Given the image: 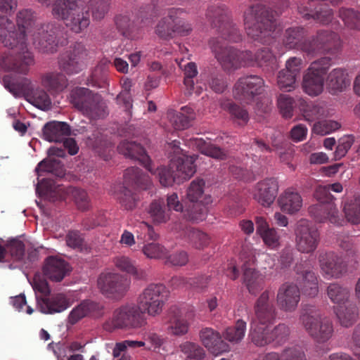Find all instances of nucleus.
<instances>
[{
  "instance_id": "9d476101",
  "label": "nucleus",
  "mask_w": 360,
  "mask_h": 360,
  "mask_svg": "<svg viewBox=\"0 0 360 360\" xmlns=\"http://www.w3.org/2000/svg\"><path fill=\"white\" fill-rule=\"evenodd\" d=\"M77 0H56L53 4L52 13L58 19L66 20L67 25L78 26L79 30L89 25L88 18L79 13Z\"/></svg>"
},
{
  "instance_id": "37998d69",
  "label": "nucleus",
  "mask_w": 360,
  "mask_h": 360,
  "mask_svg": "<svg viewBox=\"0 0 360 360\" xmlns=\"http://www.w3.org/2000/svg\"><path fill=\"white\" fill-rule=\"evenodd\" d=\"M327 294L330 300L335 304L345 303L349 297V290L338 284H330L327 289Z\"/></svg>"
},
{
  "instance_id": "7ed1b4c3",
  "label": "nucleus",
  "mask_w": 360,
  "mask_h": 360,
  "mask_svg": "<svg viewBox=\"0 0 360 360\" xmlns=\"http://www.w3.org/2000/svg\"><path fill=\"white\" fill-rule=\"evenodd\" d=\"M147 324L146 318L136 304H127L117 308L105 323L106 330L139 329Z\"/></svg>"
},
{
  "instance_id": "a878e982",
  "label": "nucleus",
  "mask_w": 360,
  "mask_h": 360,
  "mask_svg": "<svg viewBox=\"0 0 360 360\" xmlns=\"http://www.w3.org/2000/svg\"><path fill=\"white\" fill-rule=\"evenodd\" d=\"M70 134V126L63 122H50L43 127V137L49 142L62 141Z\"/></svg>"
},
{
  "instance_id": "49530a36",
  "label": "nucleus",
  "mask_w": 360,
  "mask_h": 360,
  "mask_svg": "<svg viewBox=\"0 0 360 360\" xmlns=\"http://www.w3.org/2000/svg\"><path fill=\"white\" fill-rule=\"evenodd\" d=\"M115 264L120 270L131 274L136 278H143L146 276V271L136 267L128 257H122L117 258Z\"/></svg>"
},
{
  "instance_id": "09e8293b",
  "label": "nucleus",
  "mask_w": 360,
  "mask_h": 360,
  "mask_svg": "<svg viewBox=\"0 0 360 360\" xmlns=\"http://www.w3.org/2000/svg\"><path fill=\"white\" fill-rule=\"evenodd\" d=\"M172 167L169 168H166L165 167H161L158 168L155 172L152 169L150 171L151 173L155 174L158 178L160 184L163 186H169L173 184L174 182H177L178 184L181 183L179 181V179L177 177V174L176 171L171 172ZM174 168H172L173 169Z\"/></svg>"
},
{
  "instance_id": "13d9d810",
  "label": "nucleus",
  "mask_w": 360,
  "mask_h": 360,
  "mask_svg": "<svg viewBox=\"0 0 360 360\" xmlns=\"http://www.w3.org/2000/svg\"><path fill=\"white\" fill-rule=\"evenodd\" d=\"M340 127V124L336 121L326 120L314 124L313 131L314 133L324 136L331 133Z\"/></svg>"
},
{
  "instance_id": "f704fd0d",
  "label": "nucleus",
  "mask_w": 360,
  "mask_h": 360,
  "mask_svg": "<svg viewBox=\"0 0 360 360\" xmlns=\"http://www.w3.org/2000/svg\"><path fill=\"white\" fill-rule=\"evenodd\" d=\"M335 313L344 327L351 326L358 318L357 309L354 305L338 307L335 309Z\"/></svg>"
},
{
  "instance_id": "0e129e2a",
  "label": "nucleus",
  "mask_w": 360,
  "mask_h": 360,
  "mask_svg": "<svg viewBox=\"0 0 360 360\" xmlns=\"http://www.w3.org/2000/svg\"><path fill=\"white\" fill-rule=\"evenodd\" d=\"M89 6L92 16L96 20L103 19L108 9V5L103 0H92Z\"/></svg>"
},
{
  "instance_id": "052dcab7",
  "label": "nucleus",
  "mask_w": 360,
  "mask_h": 360,
  "mask_svg": "<svg viewBox=\"0 0 360 360\" xmlns=\"http://www.w3.org/2000/svg\"><path fill=\"white\" fill-rule=\"evenodd\" d=\"M33 13L28 10H23L18 13L16 23L18 27L32 31L34 25Z\"/></svg>"
},
{
  "instance_id": "5fc2aeb1",
  "label": "nucleus",
  "mask_w": 360,
  "mask_h": 360,
  "mask_svg": "<svg viewBox=\"0 0 360 360\" xmlns=\"http://www.w3.org/2000/svg\"><path fill=\"white\" fill-rule=\"evenodd\" d=\"M297 78L295 75H290L285 70H282L278 76V85L281 90L290 91L296 86Z\"/></svg>"
},
{
  "instance_id": "4be33fe9",
  "label": "nucleus",
  "mask_w": 360,
  "mask_h": 360,
  "mask_svg": "<svg viewBox=\"0 0 360 360\" xmlns=\"http://www.w3.org/2000/svg\"><path fill=\"white\" fill-rule=\"evenodd\" d=\"M34 64V58L27 46H22L17 58L8 57L3 60L2 65L8 70L25 74L28 71V67Z\"/></svg>"
},
{
  "instance_id": "2f4dec72",
  "label": "nucleus",
  "mask_w": 360,
  "mask_h": 360,
  "mask_svg": "<svg viewBox=\"0 0 360 360\" xmlns=\"http://www.w3.org/2000/svg\"><path fill=\"white\" fill-rule=\"evenodd\" d=\"M243 268L244 271V282L249 292L252 294H256L262 288V276L254 267L248 266L247 264H244Z\"/></svg>"
},
{
  "instance_id": "e2e57ef3",
  "label": "nucleus",
  "mask_w": 360,
  "mask_h": 360,
  "mask_svg": "<svg viewBox=\"0 0 360 360\" xmlns=\"http://www.w3.org/2000/svg\"><path fill=\"white\" fill-rule=\"evenodd\" d=\"M293 104V99L288 95L281 94L278 98V107L282 115L286 118L292 117Z\"/></svg>"
},
{
  "instance_id": "de8ad7c7",
  "label": "nucleus",
  "mask_w": 360,
  "mask_h": 360,
  "mask_svg": "<svg viewBox=\"0 0 360 360\" xmlns=\"http://www.w3.org/2000/svg\"><path fill=\"white\" fill-rule=\"evenodd\" d=\"M305 17L309 19L312 18L322 24H328L332 22L333 18V12L326 4H321L315 8L314 14H306Z\"/></svg>"
},
{
  "instance_id": "680f3d73",
  "label": "nucleus",
  "mask_w": 360,
  "mask_h": 360,
  "mask_svg": "<svg viewBox=\"0 0 360 360\" xmlns=\"http://www.w3.org/2000/svg\"><path fill=\"white\" fill-rule=\"evenodd\" d=\"M4 86L7 89L14 97H21L23 94V85L21 82L15 79L6 75L3 78Z\"/></svg>"
},
{
  "instance_id": "1a4fd4ad",
  "label": "nucleus",
  "mask_w": 360,
  "mask_h": 360,
  "mask_svg": "<svg viewBox=\"0 0 360 360\" xmlns=\"http://www.w3.org/2000/svg\"><path fill=\"white\" fill-rule=\"evenodd\" d=\"M301 320L305 330L317 342H325L332 337L333 327L331 321L319 311L306 313Z\"/></svg>"
},
{
  "instance_id": "473e14b6",
  "label": "nucleus",
  "mask_w": 360,
  "mask_h": 360,
  "mask_svg": "<svg viewBox=\"0 0 360 360\" xmlns=\"http://www.w3.org/2000/svg\"><path fill=\"white\" fill-rule=\"evenodd\" d=\"M285 45H311L307 32L301 27H290L285 30L283 39Z\"/></svg>"
},
{
  "instance_id": "dca6fc26",
  "label": "nucleus",
  "mask_w": 360,
  "mask_h": 360,
  "mask_svg": "<svg viewBox=\"0 0 360 360\" xmlns=\"http://www.w3.org/2000/svg\"><path fill=\"white\" fill-rule=\"evenodd\" d=\"M300 300V291L296 284L285 283L278 289L276 300L278 307L285 311H294Z\"/></svg>"
},
{
  "instance_id": "774afa93",
  "label": "nucleus",
  "mask_w": 360,
  "mask_h": 360,
  "mask_svg": "<svg viewBox=\"0 0 360 360\" xmlns=\"http://www.w3.org/2000/svg\"><path fill=\"white\" fill-rule=\"evenodd\" d=\"M134 175V181L139 187L142 189H147L151 185L148 176L140 172L138 169L131 168L127 170L125 176Z\"/></svg>"
},
{
  "instance_id": "412c9836",
  "label": "nucleus",
  "mask_w": 360,
  "mask_h": 360,
  "mask_svg": "<svg viewBox=\"0 0 360 360\" xmlns=\"http://www.w3.org/2000/svg\"><path fill=\"white\" fill-rule=\"evenodd\" d=\"M277 203L282 212L288 214H294L301 210L303 200L295 189L288 188L280 194Z\"/></svg>"
},
{
  "instance_id": "6e6d98bb",
  "label": "nucleus",
  "mask_w": 360,
  "mask_h": 360,
  "mask_svg": "<svg viewBox=\"0 0 360 360\" xmlns=\"http://www.w3.org/2000/svg\"><path fill=\"white\" fill-rule=\"evenodd\" d=\"M148 213L156 223L166 222L169 219V214L164 210L162 203L159 201H154L150 204Z\"/></svg>"
},
{
  "instance_id": "39448f33",
  "label": "nucleus",
  "mask_w": 360,
  "mask_h": 360,
  "mask_svg": "<svg viewBox=\"0 0 360 360\" xmlns=\"http://www.w3.org/2000/svg\"><path fill=\"white\" fill-rule=\"evenodd\" d=\"M186 11L179 8H172L169 10L168 15L163 17L156 26V34L162 39H168L174 37L176 34L184 35L192 30L186 24Z\"/></svg>"
},
{
  "instance_id": "c03bdc74",
  "label": "nucleus",
  "mask_w": 360,
  "mask_h": 360,
  "mask_svg": "<svg viewBox=\"0 0 360 360\" xmlns=\"http://www.w3.org/2000/svg\"><path fill=\"white\" fill-rule=\"evenodd\" d=\"M262 360H306V358L303 352L296 348H290L285 349L281 354L269 353Z\"/></svg>"
},
{
  "instance_id": "a211bd4d",
  "label": "nucleus",
  "mask_w": 360,
  "mask_h": 360,
  "mask_svg": "<svg viewBox=\"0 0 360 360\" xmlns=\"http://www.w3.org/2000/svg\"><path fill=\"white\" fill-rule=\"evenodd\" d=\"M212 25L221 34V38L228 44H238L241 42L242 37L238 30L233 25L231 19L226 14H220L215 17Z\"/></svg>"
},
{
  "instance_id": "c756f323",
  "label": "nucleus",
  "mask_w": 360,
  "mask_h": 360,
  "mask_svg": "<svg viewBox=\"0 0 360 360\" xmlns=\"http://www.w3.org/2000/svg\"><path fill=\"white\" fill-rule=\"evenodd\" d=\"M42 85L51 93L63 91L68 86V81L63 74L50 72L43 76Z\"/></svg>"
},
{
  "instance_id": "2eb2a0df",
  "label": "nucleus",
  "mask_w": 360,
  "mask_h": 360,
  "mask_svg": "<svg viewBox=\"0 0 360 360\" xmlns=\"http://www.w3.org/2000/svg\"><path fill=\"white\" fill-rule=\"evenodd\" d=\"M215 49L216 58L224 67L230 70L238 68L243 65H247L249 61L252 60V56L250 52H243L239 54L231 51L225 46H217Z\"/></svg>"
},
{
  "instance_id": "338daca9",
  "label": "nucleus",
  "mask_w": 360,
  "mask_h": 360,
  "mask_svg": "<svg viewBox=\"0 0 360 360\" xmlns=\"http://www.w3.org/2000/svg\"><path fill=\"white\" fill-rule=\"evenodd\" d=\"M7 249L15 260H20L25 255V245L18 239H13L7 244Z\"/></svg>"
},
{
  "instance_id": "e433bc0d",
  "label": "nucleus",
  "mask_w": 360,
  "mask_h": 360,
  "mask_svg": "<svg viewBox=\"0 0 360 360\" xmlns=\"http://www.w3.org/2000/svg\"><path fill=\"white\" fill-rule=\"evenodd\" d=\"M186 238L189 245L198 250L204 249L210 243V236L206 233L198 229H188Z\"/></svg>"
},
{
  "instance_id": "aec40b11",
  "label": "nucleus",
  "mask_w": 360,
  "mask_h": 360,
  "mask_svg": "<svg viewBox=\"0 0 360 360\" xmlns=\"http://www.w3.org/2000/svg\"><path fill=\"white\" fill-rule=\"evenodd\" d=\"M309 212L320 222L328 220L338 226L342 225L344 223V219L333 202L312 205L309 207Z\"/></svg>"
},
{
  "instance_id": "72a5a7b5",
  "label": "nucleus",
  "mask_w": 360,
  "mask_h": 360,
  "mask_svg": "<svg viewBox=\"0 0 360 360\" xmlns=\"http://www.w3.org/2000/svg\"><path fill=\"white\" fill-rule=\"evenodd\" d=\"M35 171L39 176H41L43 172L51 173L58 177H62L65 174L63 165L55 158H48L41 161Z\"/></svg>"
},
{
  "instance_id": "4c0bfd02",
  "label": "nucleus",
  "mask_w": 360,
  "mask_h": 360,
  "mask_svg": "<svg viewBox=\"0 0 360 360\" xmlns=\"http://www.w3.org/2000/svg\"><path fill=\"white\" fill-rule=\"evenodd\" d=\"M245 331L246 323L243 320H238L234 326L225 330L223 336L229 342L236 344L243 339Z\"/></svg>"
},
{
  "instance_id": "bf43d9fd",
  "label": "nucleus",
  "mask_w": 360,
  "mask_h": 360,
  "mask_svg": "<svg viewBox=\"0 0 360 360\" xmlns=\"http://www.w3.org/2000/svg\"><path fill=\"white\" fill-rule=\"evenodd\" d=\"M170 123L176 130H183L190 126L191 121L186 118L184 113L170 110L167 113Z\"/></svg>"
},
{
  "instance_id": "7c9ffc66",
  "label": "nucleus",
  "mask_w": 360,
  "mask_h": 360,
  "mask_svg": "<svg viewBox=\"0 0 360 360\" xmlns=\"http://www.w3.org/2000/svg\"><path fill=\"white\" fill-rule=\"evenodd\" d=\"M115 23L117 28L125 39L130 41H136L140 38L137 29L128 16L122 15L117 16Z\"/></svg>"
},
{
  "instance_id": "f8f14e48",
  "label": "nucleus",
  "mask_w": 360,
  "mask_h": 360,
  "mask_svg": "<svg viewBox=\"0 0 360 360\" xmlns=\"http://www.w3.org/2000/svg\"><path fill=\"white\" fill-rule=\"evenodd\" d=\"M130 281L115 273L104 272L98 278L97 285L105 295L119 298L122 297L129 288Z\"/></svg>"
},
{
  "instance_id": "20e7f679",
  "label": "nucleus",
  "mask_w": 360,
  "mask_h": 360,
  "mask_svg": "<svg viewBox=\"0 0 360 360\" xmlns=\"http://www.w3.org/2000/svg\"><path fill=\"white\" fill-rule=\"evenodd\" d=\"M186 200L196 207V210H186L184 216L193 221H202L206 214L205 205L211 202V196L206 191L205 181L202 179L193 180L186 189Z\"/></svg>"
},
{
  "instance_id": "c9c22d12",
  "label": "nucleus",
  "mask_w": 360,
  "mask_h": 360,
  "mask_svg": "<svg viewBox=\"0 0 360 360\" xmlns=\"http://www.w3.org/2000/svg\"><path fill=\"white\" fill-rule=\"evenodd\" d=\"M297 272L302 276V285L304 293L309 297L316 296L318 294L319 288L317 278L314 273L309 269L300 272L298 268Z\"/></svg>"
},
{
  "instance_id": "b1692460",
  "label": "nucleus",
  "mask_w": 360,
  "mask_h": 360,
  "mask_svg": "<svg viewBox=\"0 0 360 360\" xmlns=\"http://www.w3.org/2000/svg\"><path fill=\"white\" fill-rule=\"evenodd\" d=\"M256 233L269 248L274 249L280 246V236L274 228H271L266 220L262 217L255 219Z\"/></svg>"
},
{
  "instance_id": "bb28decb",
  "label": "nucleus",
  "mask_w": 360,
  "mask_h": 360,
  "mask_svg": "<svg viewBox=\"0 0 360 360\" xmlns=\"http://www.w3.org/2000/svg\"><path fill=\"white\" fill-rule=\"evenodd\" d=\"M118 150L126 157L139 160L148 170L151 171L150 160L140 145L124 141L118 146Z\"/></svg>"
},
{
  "instance_id": "f3484780",
  "label": "nucleus",
  "mask_w": 360,
  "mask_h": 360,
  "mask_svg": "<svg viewBox=\"0 0 360 360\" xmlns=\"http://www.w3.org/2000/svg\"><path fill=\"white\" fill-rule=\"evenodd\" d=\"M202 345L214 355L219 356L228 352L230 347L221 339V335L211 328H202L199 333Z\"/></svg>"
},
{
  "instance_id": "69168bd1",
  "label": "nucleus",
  "mask_w": 360,
  "mask_h": 360,
  "mask_svg": "<svg viewBox=\"0 0 360 360\" xmlns=\"http://www.w3.org/2000/svg\"><path fill=\"white\" fill-rule=\"evenodd\" d=\"M354 143V137L350 135L345 136L339 139L338 145L335 151V159L344 157Z\"/></svg>"
},
{
  "instance_id": "f257e3e1",
  "label": "nucleus",
  "mask_w": 360,
  "mask_h": 360,
  "mask_svg": "<svg viewBox=\"0 0 360 360\" xmlns=\"http://www.w3.org/2000/svg\"><path fill=\"white\" fill-rule=\"evenodd\" d=\"M270 297L273 293L266 290L258 298L255 307V316L250 323L249 336L257 346L263 347L272 342L270 328L274 323L275 310Z\"/></svg>"
},
{
  "instance_id": "9b49d317",
  "label": "nucleus",
  "mask_w": 360,
  "mask_h": 360,
  "mask_svg": "<svg viewBox=\"0 0 360 360\" xmlns=\"http://www.w3.org/2000/svg\"><path fill=\"white\" fill-rule=\"evenodd\" d=\"M295 243L297 250L303 253L314 252L319 242L317 229L306 219H300L295 229Z\"/></svg>"
},
{
  "instance_id": "393cba45",
  "label": "nucleus",
  "mask_w": 360,
  "mask_h": 360,
  "mask_svg": "<svg viewBox=\"0 0 360 360\" xmlns=\"http://www.w3.org/2000/svg\"><path fill=\"white\" fill-rule=\"evenodd\" d=\"M74 105L84 114L96 119L104 117L107 115L106 106L104 103H95L89 98L82 97L72 99Z\"/></svg>"
},
{
  "instance_id": "f03ea898",
  "label": "nucleus",
  "mask_w": 360,
  "mask_h": 360,
  "mask_svg": "<svg viewBox=\"0 0 360 360\" xmlns=\"http://www.w3.org/2000/svg\"><path fill=\"white\" fill-rule=\"evenodd\" d=\"M244 23L248 36L259 40L275 27V18L269 8L257 4L249 7V12L245 15Z\"/></svg>"
},
{
  "instance_id": "423d86ee",
  "label": "nucleus",
  "mask_w": 360,
  "mask_h": 360,
  "mask_svg": "<svg viewBox=\"0 0 360 360\" xmlns=\"http://www.w3.org/2000/svg\"><path fill=\"white\" fill-rule=\"evenodd\" d=\"M319 259L322 275L327 279L340 278L356 263L354 254L339 256L333 252L321 253Z\"/></svg>"
},
{
  "instance_id": "3c124183",
  "label": "nucleus",
  "mask_w": 360,
  "mask_h": 360,
  "mask_svg": "<svg viewBox=\"0 0 360 360\" xmlns=\"http://www.w3.org/2000/svg\"><path fill=\"white\" fill-rule=\"evenodd\" d=\"M167 331L172 335H184L188 331V323L183 318H174L170 321Z\"/></svg>"
},
{
  "instance_id": "5701e85b",
  "label": "nucleus",
  "mask_w": 360,
  "mask_h": 360,
  "mask_svg": "<svg viewBox=\"0 0 360 360\" xmlns=\"http://www.w3.org/2000/svg\"><path fill=\"white\" fill-rule=\"evenodd\" d=\"M195 160V155L186 154H182L171 160V167L175 168L179 181L182 182L190 179L195 173L196 169L194 165Z\"/></svg>"
},
{
  "instance_id": "a18cd8bd",
  "label": "nucleus",
  "mask_w": 360,
  "mask_h": 360,
  "mask_svg": "<svg viewBox=\"0 0 360 360\" xmlns=\"http://www.w3.org/2000/svg\"><path fill=\"white\" fill-rule=\"evenodd\" d=\"M181 351L186 355V360H203L205 357L204 349L198 345L185 342L180 345Z\"/></svg>"
},
{
  "instance_id": "6e6552de",
  "label": "nucleus",
  "mask_w": 360,
  "mask_h": 360,
  "mask_svg": "<svg viewBox=\"0 0 360 360\" xmlns=\"http://www.w3.org/2000/svg\"><path fill=\"white\" fill-rule=\"evenodd\" d=\"M166 294V288L163 285L150 284L139 295L137 305L143 314L156 316L162 312Z\"/></svg>"
},
{
  "instance_id": "a19ab883",
  "label": "nucleus",
  "mask_w": 360,
  "mask_h": 360,
  "mask_svg": "<svg viewBox=\"0 0 360 360\" xmlns=\"http://www.w3.org/2000/svg\"><path fill=\"white\" fill-rule=\"evenodd\" d=\"M343 211L347 221L353 224L360 223V195L348 200L344 205Z\"/></svg>"
},
{
  "instance_id": "0eeeda50",
  "label": "nucleus",
  "mask_w": 360,
  "mask_h": 360,
  "mask_svg": "<svg viewBox=\"0 0 360 360\" xmlns=\"http://www.w3.org/2000/svg\"><path fill=\"white\" fill-rule=\"evenodd\" d=\"M330 67V59L322 58L311 63L304 75L302 89L310 96L321 94L324 88V78Z\"/></svg>"
},
{
  "instance_id": "864d4df0",
  "label": "nucleus",
  "mask_w": 360,
  "mask_h": 360,
  "mask_svg": "<svg viewBox=\"0 0 360 360\" xmlns=\"http://www.w3.org/2000/svg\"><path fill=\"white\" fill-rule=\"evenodd\" d=\"M142 251L148 258L164 260L167 250L158 243H149L143 245Z\"/></svg>"
},
{
  "instance_id": "ea45409f",
  "label": "nucleus",
  "mask_w": 360,
  "mask_h": 360,
  "mask_svg": "<svg viewBox=\"0 0 360 360\" xmlns=\"http://www.w3.org/2000/svg\"><path fill=\"white\" fill-rule=\"evenodd\" d=\"M311 44L326 45L330 44H337L342 43L340 35L331 30H321L317 31L315 36L312 37Z\"/></svg>"
},
{
  "instance_id": "cd10ccee",
  "label": "nucleus",
  "mask_w": 360,
  "mask_h": 360,
  "mask_svg": "<svg viewBox=\"0 0 360 360\" xmlns=\"http://www.w3.org/2000/svg\"><path fill=\"white\" fill-rule=\"evenodd\" d=\"M44 274L51 280L60 281L68 271V264L57 257H49L44 266Z\"/></svg>"
},
{
  "instance_id": "4468645a",
  "label": "nucleus",
  "mask_w": 360,
  "mask_h": 360,
  "mask_svg": "<svg viewBox=\"0 0 360 360\" xmlns=\"http://www.w3.org/2000/svg\"><path fill=\"white\" fill-rule=\"evenodd\" d=\"M278 188L276 179L266 178L256 183L250 191V194L260 205L269 207L278 195Z\"/></svg>"
},
{
  "instance_id": "ddd939ff",
  "label": "nucleus",
  "mask_w": 360,
  "mask_h": 360,
  "mask_svg": "<svg viewBox=\"0 0 360 360\" xmlns=\"http://www.w3.org/2000/svg\"><path fill=\"white\" fill-rule=\"evenodd\" d=\"M264 81L257 75H249L240 78L235 84L234 97L246 103H250L257 95L264 91Z\"/></svg>"
},
{
  "instance_id": "4d7b16f0",
  "label": "nucleus",
  "mask_w": 360,
  "mask_h": 360,
  "mask_svg": "<svg viewBox=\"0 0 360 360\" xmlns=\"http://www.w3.org/2000/svg\"><path fill=\"white\" fill-rule=\"evenodd\" d=\"M70 193L79 210L84 211L90 207V200L85 191L71 188H70Z\"/></svg>"
},
{
  "instance_id": "8fccbe9b",
  "label": "nucleus",
  "mask_w": 360,
  "mask_h": 360,
  "mask_svg": "<svg viewBox=\"0 0 360 360\" xmlns=\"http://www.w3.org/2000/svg\"><path fill=\"white\" fill-rule=\"evenodd\" d=\"M30 103L37 108L46 110L51 107V101L49 96L42 89L34 90L30 100Z\"/></svg>"
},
{
  "instance_id": "603ef678",
  "label": "nucleus",
  "mask_w": 360,
  "mask_h": 360,
  "mask_svg": "<svg viewBox=\"0 0 360 360\" xmlns=\"http://www.w3.org/2000/svg\"><path fill=\"white\" fill-rule=\"evenodd\" d=\"M340 15L345 25L350 29L360 27V13L352 9H341Z\"/></svg>"
},
{
  "instance_id": "58836bf2",
  "label": "nucleus",
  "mask_w": 360,
  "mask_h": 360,
  "mask_svg": "<svg viewBox=\"0 0 360 360\" xmlns=\"http://www.w3.org/2000/svg\"><path fill=\"white\" fill-rule=\"evenodd\" d=\"M95 308L96 304L93 302L86 300L81 302L70 312L68 322L72 325L75 324Z\"/></svg>"
},
{
  "instance_id": "79ce46f5",
  "label": "nucleus",
  "mask_w": 360,
  "mask_h": 360,
  "mask_svg": "<svg viewBox=\"0 0 360 360\" xmlns=\"http://www.w3.org/2000/svg\"><path fill=\"white\" fill-rule=\"evenodd\" d=\"M195 142L201 153L205 155L217 160H224L227 158V153L225 151L202 139H195Z\"/></svg>"
},
{
  "instance_id": "6ab92c4d",
  "label": "nucleus",
  "mask_w": 360,
  "mask_h": 360,
  "mask_svg": "<svg viewBox=\"0 0 360 360\" xmlns=\"http://www.w3.org/2000/svg\"><path fill=\"white\" fill-rule=\"evenodd\" d=\"M36 300L37 309L46 314L62 312L70 306L66 297L61 293L54 295L50 298L39 297L37 295Z\"/></svg>"
},
{
  "instance_id": "c85d7f7f",
  "label": "nucleus",
  "mask_w": 360,
  "mask_h": 360,
  "mask_svg": "<svg viewBox=\"0 0 360 360\" xmlns=\"http://www.w3.org/2000/svg\"><path fill=\"white\" fill-rule=\"evenodd\" d=\"M350 84L347 72L340 68L333 70L328 76V86L333 94L345 90Z\"/></svg>"
}]
</instances>
